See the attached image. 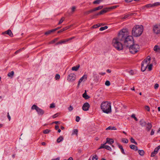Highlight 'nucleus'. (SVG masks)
Here are the masks:
<instances>
[{"label": "nucleus", "instance_id": "nucleus-20", "mask_svg": "<svg viewBox=\"0 0 160 160\" xmlns=\"http://www.w3.org/2000/svg\"><path fill=\"white\" fill-rule=\"evenodd\" d=\"M147 125L148 126L146 127V129L148 131H149L152 127V125L150 123H148Z\"/></svg>", "mask_w": 160, "mask_h": 160}, {"label": "nucleus", "instance_id": "nucleus-10", "mask_svg": "<svg viewBox=\"0 0 160 160\" xmlns=\"http://www.w3.org/2000/svg\"><path fill=\"white\" fill-rule=\"evenodd\" d=\"M2 34H7L9 35L11 37H13V34L10 29H8L7 31H5L2 33Z\"/></svg>", "mask_w": 160, "mask_h": 160}, {"label": "nucleus", "instance_id": "nucleus-25", "mask_svg": "<svg viewBox=\"0 0 160 160\" xmlns=\"http://www.w3.org/2000/svg\"><path fill=\"white\" fill-rule=\"evenodd\" d=\"M63 139V138L62 136H60L59 138H58L57 140V141L58 143H59Z\"/></svg>", "mask_w": 160, "mask_h": 160}, {"label": "nucleus", "instance_id": "nucleus-26", "mask_svg": "<svg viewBox=\"0 0 160 160\" xmlns=\"http://www.w3.org/2000/svg\"><path fill=\"white\" fill-rule=\"evenodd\" d=\"M154 50L156 52H158L160 51V48L158 45H155L154 48Z\"/></svg>", "mask_w": 160, "mask_h": 160}, {"label": "nucleus", "instance_id": "nucleus-31", "mask_svg": "<svg viewBox=\"0 0 160 160\" xmlns=\"http://www.w3.org/2000/svg\"><path fill=\"white\" fill-rule=\"evenodd\" d=\"M106 130H116L117 129L115 127L109 126L106 129Z\"/></svg>", "mask_w": 160, "mask_h": 160}, {"label": "nucleus", "instance_id": "nucleus-34", "mask_svg": "<svg viewBox=\"0 0 160 160\" xmlns=\"http://www.w3.org/2000/svg\"><path fill=\"white\" fill-rule=\"evenodd\" d=\"M102 1V0H96L94 1L93 3L94 4H99Z\"/></svg>", "mask_w": 160, "mask_h": 160}, {"label": "nucleus", "instance_id": "nucleus-5", "mask_svg": "<svg viewBox=\"0 0 160 160\" xmlns=\"http://www.w3.org/2000/svg\"><path fill=\"white\" fill-rule=\"evenodd\" d=\"M31 108L32 110H36L39 115H42L44 113V111L35 105H33Z\"/></svg>", "mask_w": 160, "mask_h": 160}, {"label": "nucleus", "instance_id": "nucleus-38", "mask_svg": "<svg viewBox=\"0 0 160 160\" xmlns=\"http://www.w3.org/2000/svg\"><path fill=\"white\" fill-rule=\"evenodd\" d=\"M58 40V38H56L54 40H52L49 43L50 44H53L55 42H56Z\"/></svg>", "mask_w": 160, "mask_h": 160}, {"label": "nucleus", "instance_id": "nucleus-50", "mask_svg": "<svg viewBox=\"0 0 160 160\" xmlns=\"http://www.w3.org/2000/svg\"><path fill=\"white\" fill-rule=\"evenodd\" d=\"M153 7V4H147L146 5V6H145V7H146L147 8H150V7Z\"/></svg>", "mask_w": 160, "mask_h": 160}, {"label": "nucleus", "instance_id": "nucleus-64", "mask_svg": "<svg viewBox=\"0 0 160 160\" xmlns=\"http://www.w3.org/2000/svg\"><path fill=\"white\" fill-rule=\"evenodd\" d=\"M55 129L56 130H58L59 129V126L58 125H56L55 126Z\"/></svg>", "mask_w": 160, "mask_h": 160}, {"label": "nucleus", "instance_id": "nucleus-1", "mask_svg": "<svg viewBox=\"0 0 160 160\" xmlns=\"http://www.w3.org/2000/svg\"><path fill=\"white\" fill-rule=\"evenodd\" d=\"M124 42V46L129 49L130 52V36L128 29H123L119 32L117 38H114L112 41L113 46L117 50L120 51L123 49V46L121 42Z\"/></svg>", "mask_w": 160, "mask_h": 160}, {"label": "nucleus", "instance_id": "nucleus-15", "mask_svg": "<svg viewBox=\"0 0 160 160\" xmlns=\"http://www.w3.org/2000/svg\"><path fill=\"white\" fill-rule=\"evenodd\" d=\"M93 77L94 80L95 81H97L99 79V76L96 72H94L93 73Z\"/></svg>", "mask_w": 160, "mask_h": 160}, {"label": "nucleus", "instance_id": "nucleus-43", "mask_svg": "<svg viewBox=\"0 0 160 160\" xmlns=\"http://www.w3.org/2000/svg\"><path fill=\"white\" fill-rule=\"evenodd\" d=\"M78 130L77 129H74L72 132V134H75L77 135Z\"/></svg>", "mask_w": 160, "mask_h": 160}, {"label": "nucleus", "instance_id": "nucleus-35", "mask_svg": "<svg viewBox=\"0 0 160 160\" xmlns=\"http://www.w3.org/2000/svg\"><path fill=\"white\" fill-rule=\"evenodd\" d=\"M108 28V27L107 26H105L103 27H101L100 28L99 30L101 31H102L107 29V28Z\"/></svg>", "mask_w": 160, "mask_h": 160}, {"label": "nucleus", "instance_id": "nucleus-54", "mask_svg": "<svg viewBox=\"0 0 160 160\" xmlns=\"http://www.w3.org/2000/svg\"><path fill=\"white\" fill-rule=\"evenodd\" d=\"M118 7V5H115L109 8L111 9H113L116 8Z\"/></svg>", "mask_w": 160, "mask_h": 160}, {"label": "nucleus", "instance_id": "nucleus-44", "mask_svg": "<svg viewBox=\"0 0 160 160\" xmlns=\"http://www.w3.org/2000/svg\"><path fill=\"white\" fill-rule=\"evenodd\" d=\"M51 130L48 129H46L43 131V133L44 134H47L50 132Z\"/></svg>", "mask_w": 160, "mask_h": 160}, {"label": "nucleus", "instance_id": "nucleus-19", "mask_svg": "<svg viewBox=\"0 0 160 160\" xmlns=\"http://www.w3.org/2000/svg\"><path fill=\"white\" fill-rule=\"evenodd\" d=\"M74 38V37H72V38H70L67 39L65 40L60 41V43H61V44H62V43H65L66 42L72 39H73Z\"/></svg>", "mask_w": 160, "mask_h": 160}, {"label": "nucleus", "instance_id": "nucleus-8", "mask_svg": "<svg viewBox=\"0 0 160 160\" xmlns=\"http://www.w3.org/2000/svg\"><path fill=\"white\" fill-rule=\"evenodd\" d=\"M90 106L89 103L86 102L83 104L82 106V109L84 111H87L88 110Z\"/></svg>", "mask_w": 160, "mask_h": 160}, {"label": "nucleus", "instance_id": "nucleus-24", "mask_svg": "<svg viewBox=\"0 0 160 160\" xmlns=\"http://www.w3.org/2000/svg\"><path fill=\"white\" fill-rule=\"evenodd\" d=\"M102 8H103L102 6H98V7H96V8L93 9H93V12H94V11H96L97 10H99L101 9Z\"/></svg>", "mask_w": 160, "mask_h": 160}, {"label": "nucleus", "instance_id": "nucleus-47", "mask_svg": "<svg viewBox=\"0 0 160 160\" xmlns=\"http://www.w3.org/2000/svg\"><path fill=\"white\" fill-rule=\"evenodd\" d=\"M98 157L97 155L93 156L92 158V160H98Z\"/></svg>", "mask_w": 160, "mask_h": 160}, {"label": "nucleus", "instance_id": "nucleus-59", "mask_svg": "<svg viewBox=\"0 0 160 160\" xmlns=\"http://www.w3.org/2000/svg\"><path fill=\"white\" fill-rule=\"evenodd\" d=\"M129 14H128V15H126L124 17H122L121 18V19H124L126 18H127L128 17H129Z\"/></svg>", "mask_w": 160, "mask_h": 160}, {"label": "nucleus", "instance_id": "nucleus-32", "mask_svg": "<svg viewBox=\"0 0 160 160\" xmlns=\"http://www.w3.org/2000/svg\"><path fill=\"white\" fill-rule=\"evenodd\" d=\"M93 12V9H91V10H90L88 11H87V12H85L84 14L85 15H87L89 14V13H91L92 12Z\"/></svg>", "mask_w": 160, "mask_h": 160}, {"label": "nucleus", "instance_id": "nucleus-63", "mask_svg": "<svg viewBox=\"0 0 160 160\" xmlns=\"http://www.w3.org/2000/svg\"><path fill=\"white\" fill-rule=\"evenodd\" d=\"M24 49V48H21V49H19L17 51L15 52V54H17V53H18V52H19L20 51H21L22 49Z\"/></svg>", "mask_w": 160, "mask_h": 160}, {"label": "nucleus", "instance_id": "nucleus-41", "mask_svg": "<svg viewBox=\"0 0 160 160\" xmlns=\"http://www.w3.org/2000/svg\"><path fill=\"white\" fill-rule=\"evenodd\" d=\"M105 149L108 150L110 151H112V148H111L109 146H108V145H106V147H105Z\"/></svg>", "mask_w": 160, "mask_h": 160}, {"label": "nucleus", "instance_id": "nucleus-29", "mask_svg": "<svg viewBox=\"0 0 160 160\" xmlns=\"http://www.w3.org/2000/svg\"><path fill=\"white\" fill-rule=\"evenodd\" d=\"M14 72L12 71L8 73V76L9 77L12 78L14 74Z\"/></svg>", "mask_w": 160, "mask_h": 160}, {"label": "nucleus", "instance_id": "nucleus-56", "mask_svg": "<svg viewBox=\"0 0 160 160\" xmlns=\"http://www.w3.org/2000/svg\"><path fill=\"white\" fill-rule=\"evenodd\" d=\"M159 87V84L158 83H156L154 85V88L157 89Z\"/></svg>", "mask_w": 160, "mask_h": 160}, {"label": "nucleus", "instance_id": "nucleus-22", "mask_svg": "<svg viewBox=\"0 0 160 160\" xmlns=\"http://www.w3.org/2000/svg\"><path fill=\"white\" fill-rule=\"evenodd\" d=\"M80 67V65H78L75 66L73 67L72 68V71H77Z\"/></svg>", "mask_w": 160, "mask_h": 160}, {"label": "nucleus", "instance_id": "nucleus-13", "mask_svg": "<svg viewBox=\"0 0 160 160\" xmlns=\"http://www.w3.org/2000/svg\"><path fill=\"white\" fill-rule=\"evenodd\" d=\"M108 10L107 8H105L101 10L99 12L97 13L96 15H102L103 14V13L106 12L108 11Z\"/></svg>", "mask_w": 160, "mask_h": 160}, {"label": "nucleus", "instance_id": "nucleus-11", "mask_svg": "<svg viewBox=\"0 0 160 160\" xmlns=\"http://www.w3.org/2000/svg\"><path fill=\"white\" fill-rule=\"evenodd\" d=\"M87 78V75H84L82 77H81L79 80L78 84V86H79L80 83L83 81L84 79H86Z\"/></svg>", "mask_w": 160, "mask_h": 160}, {"label": "nucleus", "instance_id": "nucleus-30", "mask_svg": "<svg viewBox=\"0 0 160 160\" xmlns=\"http://www.w3.org/2000/svg\"><path fill=\"white\" fill-rule=\"evenodd\" d=\"M121 141L122 142H123L124 143H127L128 142V140L127 139L125 138H122L121 139Z\"/></svg>", "mask_w": 160, "mask_h": 160}, {"label": "nucleus", "instance_id": "nucleus-61", "mask_svg": "<svg viewBox=\"0 0 160 160\" xmlns=\"http://www.w3.org/2000/svg\"><path fill=\"white\" fill-rule=\"evenodd\" d=\"M118 147L121 150L123 148L122 146L121 145H120L119 144H118Z\"/></svg>", "mask_w": 160, "mask_h": 160}, {"label": "nucleus", "instance_id": "nucleus-60", "mask_svg": "<svg viewBox=\"0 0 160 160\" xmlns=\"http://www.w3.org/2000/svg\"><path fill=\"white\" fill-rule=\"evenodd\" d=\"M7 117L9 121H10L11 120V117L9 114V112H8L7 113Z\"/></svg>", "mask_w": 160, "mask_h": 160}, {"label": "nucleus", "instance_id": "nucleus-9", "mask_svg": "<svg viewBox=\"0 0 160 160\" xmlns=\"http://www.w3.org/2000/svg\"><path fill=\"white\" fill-rule=\"evenodd\" d=\"M151 60V57L150 56H148L142 62V63L145 65L146 64L147 66H148V64L150 62Z\"/></svg>", "mask_w": 160, "mask_h": 160}, {"label": "nucleus", "instance_id": "nucleus-6", "mask_svg": "<svg viewBox=\"0 0 160 160\" xmlns=\"http://www.w3.org/2000/svg\"><path fill=\"white\" fill-rule=\"evenodd\" d=\"M153 32L157 35L160 34V25L156 24L153 27Z\"/></svg>", "mask_w": 160, "mask_h": 160}, {"label": "nucleus", "instance_id": "nucleus-49", "mask_svg": "<svg viewBox=\"0 0 160 160\" xmlns=\"http://www.w3.org/2000/svg\"><path fill=\"white\" fill-rule=\"evenodd\" d=\"M148 69L149 70V71H151L152 69V64H150L149 65H148Z\"/></svg>", "mask_w": 160, "mask_h": 160}, {"label": "nucleus", "instance_id": "nucleus-2", "mask_svg": "<svg viewBox=\"0 0 160 160\" xmlns=\"http://www.w3.org/2000/svg\"><path fill=\"white\" fill-rule=\"evenodd\" d=\"M143 30V27L142 25H136L132 28V34L135 37H139L141 35Z\"/></svg>", "mask_w": 160, "mask_h": 160}, {"label": "nucleus", "instance_id": "nucleus-33", "mask_svg": "<svg viewBox=\"0 0 160 160\" xmlns=\"http://www.w3.org/2000/svg\"><path fill=\"white\" fill-rule=\"evenodd\" d=\"M131 117L132 118H133L135 121H138V119L136 117L135 115L134 114H132L131 116Z\"/></svg>", "mask_w": 160, "mask_h": 160}, {"label": "nucleus", "instance_id": "nucleus-23", "mask_svg": "<svg viewBox=\"0 0 160 160\" xmlns=\"http://www.w3.org/2000/svg\"><path fill=\"white\" fill-rule=\"evenodd\" d=\"M70 27V26H67L66 27H65V28H62V29H61L60 30L58 31V33H59L61 32L67 30V29L69 28Z\"/></svg>", "mask_w": 160, "mask_h": 160}, {"label": "nucleus", "instance_id": "nucleus-36", "mask_svg": "<svg viewBox=\"0 0 160 160\" xmlns=\"http://www.w3.org/2000/svg\"><path fill=\"white\" fill-rule=\"evenodd\" d=\"M131 142L133 143L136 145H138V143L135 142V140L132 138H131Z\"/></svg>", "mask_w": 160, "mask_h": 160}, {"label": "nucleus", "instance_id": "nucleus-42", "mask_svg": "<svg viewBox=\"0 0 160 160\" xmlns=\"http://www.w3.org/2000/svg\"><path fill=\"white\" fill-rule=\"evenodd\" d=\"M64 17H62L61 19L59 21L58 23V24H61V23H62L64 21Z\"/></svg>", "mask_w": 160, "mask_h": 160}, {"label": "nucleus", "instance_id": "nucleus-62", "mask_svg": "<svg viewBox=\"0 0 160 160\" xmlns=\"http://www.w3.org/2000/svg\"><path fill=\"white\" fill-rule=\"evenodd\" d=\"M154 133V131L153 129H152L150 133V135H153Z\"/></svg>", "mask_w": 160, "mask_h": 160}, {"label": "nucleus", "instance_id": "nucleus-55", "mask_svg": "<svg viewBox=\"0 0 160 160\" xmlns=\"http://www.w3.org/2000/svg\"><path fill=\"white\" fill-rule=\"evenodd\" d=\"M55 107V104L53 103L51 104L50 106V108H54Z\"/></svg>", "mask_w": 160, "mask_h": 160}, {"label": "nucleus", "instance_id": "nucleus-39", "mask_svg": "<svg viewBox=\"0 0 160 160\" xmlns=\"http://www.w3.org/2000/svg\"><path fill=\"white\" fill-rule=\"evenodd\" d=\"M157 152H156V151H154L153 152H152L151 153V157H154L157 154Z\"/></svg>", "mask_w": 160, "mask_h": 160}, {"label": "nucleus", "instance_id": "nucleus-28", "mask_svg": "<svg viewBox=\"0 0 160 160\" xmlns=\"http://www.w3.org/2000/svg\"><path fill=\"white\" fill-rule=\"evenodd\" d=\"M76 7L75 6H73L71 8V12H70V14H72L75 11V10L76 9Z\"/></svg>", "mask_w": 160, "mask_h": 160}, {"label": "nucleus", "instance_id": "nucleus-52", "mask_svg": "<svg viewBox=\"0 0 160 160\" xmlns=\"http://www.w3.org/2000/svg\"><path fill=\"white\" fill-rule=\"evenodd\" d=\"M160 5V3L159 2H156L153 4V7L155 6H157Z\"/></svg>", "mask_w": 160, "mask_h": 160}, {"label": "nucleus", "instance_id": "nucleus-45", "mask_svg": "<svg viewBox=\"0 0 160 160\" xmlns=\"http://www.w3.org/2000/svg\"><path fill=\"white\" fill-rule=\"evenodd\" d=\"M100 26V24H98L96 25H94L92 27V28H96L98 27H99Z\"/></svg>", "mask_w": 160, "mask_h": 160}, {"label": "nucleus", "instance_id": "nucleus-4", "mask_svg": "<svg viewBox=\"0 0 160 160\" xmlns=\"http://www.w3.org/2000/svg\"><path fill=\"white\" fill-rule=\"evenodd\" d=\"M132 38V43L131 45V53L134 54L138 51L140 47L138 44L135 43L133 38Z\"/></svg>", "mask_w": 160, "mask_h": 160}, {"label": "nucleus", "instance_id": "nucleus-3", "mask_svg": "<svg viewBox=\"0 0 160 160\" xmlns=\"http://www.w3.org/2000/svg\"><path fill=\"white\" fill-rule=\"evenodd\" d=\"M101 108L104 113H108L111 112V103L108 102H103L101 104Z\"/></svg>", "mask_w": 160, "mask_h": 160}, {"label": "nucleus", "instance_id": "nucleus-16", "mask_svg": "<svg viewBox=\"0 0 160 160\" xmlns=\"http://www.w3.org/2000/svg\"><path fill=\"white\" fill-rule=\"evenodd\" d=\"M148 66H147L146 64H145V65H144V64L142 63L141 68L142 71V72L145 71V70H146V69L147 68Z\"/></svg>", "mask_w": 160, "mask_h": 160}, {"label": "nucleus", "instance_id": "nucleus-14", "mask_svg": "<svg viewBox=\"0 0 160 160\" xmlns=\"http://www.w3.org/2000/svg\"><path fill=\"white\" fill-rule=\"evenodd\" d=\"M140 124L142 127H145L147 124L146 122L143 119L141 120L140 121Z\"/></svg>", "mask_w": 160, "mask_h": 160}, {"label": "nucleus", "instance_id": "nucleus-40", "mask_svg": "<svg viewBox=\"0 0 160 160\" xmlns=\"http://www.w3.org/2000/svg\"><path fill=\"white\" fill-rule=\"evenodd\" d=\"M106 144H101L100 147L99 148V149H102V148H105V147L106 145H105Z\"/></svg>", "mask_w": 160, "mask_h": 160}, {"label": "nucleus", "instance_id": "nucleus-51", "mask_svg": "<svg viewBox=\"0 0 160 160\" xmlns=\"http://www.w3.org/2000/svg\"><path fill=\"white\" fill-rule=\"evenodd\" d=\"M59 115V113H57L55 114L54 115H53L52 116V117L53 118H54L57 117Z\"/></svg>", "mask_w": 160, "mask_h": 160}, {"label": "nucleus", "instance_id": "nucleus-53", "mask_svg": "<svg viewBox=\"0 0 160 160\" xmlns=\"http://www.w3.org/2000/svg\"><path fill=\"white\" fill-rule=\"evenodd\" d=\"M73 107L71 105H70L68 108V110L69 111H72L73 109Z\"/></svg>", "mask_w": 160, "mask_h": 160}, {"label": "nucleus", "instance_id": "nucleus-27", "mask_svg": "<svg viewBox=\"0 0 160 160\" xmlns=\"http://www.w3.org/2000/svg\"><path fill=\"white\" fill-rule=\"evenodd\" d=\"M139 154L141 156H143L144 155V151L142 150H140L138 151Z\"/></svg>", "mask_w": 160, "mask_h": 160}, {"label": "nucleus", "instance_id": "nucleus-17", "mask_svg": "<svg viewBox=\"0 0 160 160\" xmlns=\"http://www.w3.org/2000/svg\"><path fill=\"white\" fill-rule=\"evenodd\" d=\"M82 96L85 99H88L90 98V97L87 95L86 90L85 91V92L83 94Z\"/></svg>", "mask_w": 160, "mask_h": 160}, {"label": "nucleus", "instance_id": "nucleus-12", "mask_svg": "<svg viewBox=\"0 0 160 160\" xmlns=\"http://www.w3.org/2000/svg\"><path fill=\"white\" fill-rule=\"evenodd\" d=\"M106 139L107 141L105 143V144L108 143L109 144H111L114 142V140L112 139L107 138Z\"/></svg>", "mask_w": 160, "mask_h": 160}, {"label": "nucleus", "instance_id": "nucleus-58", "mask_svg": "<svg viewBox=\"0 0 160 160\" xmlns=\"http://www.w3.org/2000/svg\"><path fill=\"white\" fill-rule=\"evenodd\" d=\"M80 118L79 116H77L76 117V121L77 122H78L80 120Z\"/></svg>", "mask_w": 160, "mask_h": 160}, {"label": "nucleus", "instance_id": "nucleus-18", "mask_svg": "<svg viewBox=\"0 0 160 160\" xmlns=\"http://www.w3.org/2000/svg\"><path fill=\"white\" fill-rule=\"evenodd\" d=\"M131 149H133L135 151H137L138 150V147L132 144H131Z\"/></svg>", "mask_w": 160, "mask_h": 160}, {"label": "nucleus", "instance_id": "nucleus-7", "mask_svg": "<svg viewBox=\"0 0 160 160\" xmlns=\"http://www.w3.org/2000/svg\"><path fill=\"white\" fill-rule=\"evenodd\" d=\"M76 78V75L73 73L70 74L67 77V80L70 82H72L74 81Z\"/></svg>", "mask_w": 160, "mask_h": 160}, {"label": "nucleus", "instance_id": "nucleus-46", "mask_svg": "<svg viewBox=\"0 0 160 160\" xmlns=\"http://www.w3.org/2000/svg\"><path fill=\"white\" fill-rule=\"evenodd\" d=\"M105 84L107 86H109L110 85V83L109 81L107 80L105 82Z\"/></svg>", "mask_w": 160, "mask_h": 160}, {"label": "nucleus", "instance_id": "nucleus-37", "mask_svg": "<svg viewBox=\"0 0 160 160\" xmlns=\"http://www.w3.org/2000/svg\"><path fill=\"white\" fill-rule=\"evenodd\" d=\"M137 71L136 70H131V75H133L136 73Z\"/></svg>", "mask_w": 160, "mask_h": 160}, {"label": "nucleus", "instance_id": "nucleus-48", "mask_svg": "<svg viewBox=\"0 0 160 160\" xmlns=\"http://www.w3.org/2000/svg\"><path fill=\"white\" fill-rule=\"evenodd\" d=\"M60 78V76L58 74H56L55 76V78L56 80H58Z\"/></svg>", "mask_w": 160, "mask_h": 160}, {"label": "nucleus", "instance_id": "nucleus-21", "mask_svg": "<svg viewBox=\"0 0 160 160\" xmlns=\"http://www.w3.org/2000/svg\"><path fill=\"white\" fill-rule=\"evenodd\" d=\"M57 29H52L51 30H49V31L46 32L45 34L46 35H48L50 34L52 32H53L54 31H55L56 30H57Z\"/></svg>", "mask_w": 160, "mask_h": 160}, {"label": "nucleus", "instance_id": "nucleus-57", "mask_svg": "<svg viewBox=\"0 0 160 160\" xmlns=\"http://www.w3.org/2000/svg\"><path fill=\"white\" fill-rule=\"evenodd\" d=\"M145 109L147 110L148 111H150V108L149 106H146L145 107Z\"/></svg>", "mask_w": 160, "mask_h": 160}]
</instances>
